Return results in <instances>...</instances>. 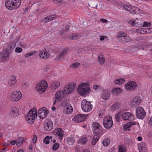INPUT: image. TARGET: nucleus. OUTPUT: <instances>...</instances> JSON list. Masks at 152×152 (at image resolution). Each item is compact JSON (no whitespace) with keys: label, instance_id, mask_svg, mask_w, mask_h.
Masks as SVG:
<instances>
[{"label":"nucleus","instance_id":"f257e3e1","mask_svg":"<svg viewBox=\"0 0 152 152\" xmlns=\"http://www.w3.org/2000/svg\"><path fill=\"white\" fill-rule=\"evenodd\" d=\"M77 90L79 94L83 96H85L88 94L91 91L88 85L86 83H83L79 85Z\"/></svg>","mask_w":152,"mask_h":152},{"label":"nucleus","instance_id":"f03ea898","mask_svg":"<svg viewBox=\"0 0 152 152\" xmlns=\"http://www.w3.org/2000/svg\"><path fill=\"white\" fill-rule=\"evenodd\" d=\"M21 3V0H7L5 6L10 10L15 9L20 7Z\"/></svg>","mask_w":152,"mask_h":152},{"label":"nucleus","instance_id":"7ed1b4c3","mask_svg":"<svg viewBox=\"0 0 152 152\" xmlns=\"http://www.w3.org/2000/svg\"><path fill=\"white\" fill-rule=\"evenodd\" d=\"M37 117V114L36 108L31 109L25 116V119L28 122L31 124H33L35 118Z\"/></svg>","mask_w":152,"mask_h":152},{"label":"nucleus","instance_id":"20e7f679","mask_svg":"<svg viewBox=\"0 0 152 152\" xmlns=\"http://www.w3.org/2000/svg\"><path fill=\"white\" fill-rule=\"evenodd\" d=\"M47 87V83L45 81L42 80L37 85L36 88L39 93L42 94L45 92V89Z\"/></svg>","mask_w":152,"mask_h":152},{"label":"nucleus","instance_id":"39448f33","mask_svg":"<svg viewBox=\"0 0 152 152\" xmlns=\"http://www.w3.org/2000/svg\"><path fill=\"white\" fill-rule=\"evenodd\" d=\"M81 106L83 110L85 112L90 111L92 108V105L91 102L86 99H84L82 101Z\"/></svg>","mask_w":152,"mask_h":152},{"label":"nucleus","instance_id":"423d86ee","mask_svg":"<svg viewBox=\"0 0 152 152\" xmlns=\"http://www.w3.org/2000/svg\"><path fill=\"white\" fill-rule=\"evenodd\" d=\"M103 124L104 127L106 129H110L112 127L113 123L111 116L108 115L104 118Z\"/></svg>","mask_w":152,"mask_h":152},{"label":"nucleus","instance_id":"0eeeda50","mask_svg":"<svg viewBox=\"0 0 152 152\" xmlns=\"http://www.w3.org/2000/svg\"><path fill=\"white\" fill-rule=\"evenodd\" d=\"M22 94L19 91H15L11 94L10 96V98L11 101L15 102L19 100Z\"/></svg>","mask_w":152,"mask_h":152},{"label":"nucleus","instance_id":"6e6552de","mask_svg":"<svg viewBox=\"0 0 152 152\" xmlns=\"http://www.w3.org/2000/svg\"><path fill=\"white\" fill-rule=\"evenodd\" d=\"M137 86L136 82L132 81H128L125 85L126 89L130 91L135 90Z\"/></svg>","mask_w":152,"mask_h":152},{"label":"nucleus","instance_id":"1a4fd4ad","mask_svg":"<svg viewBox=\"0 0 152 152\" xmlns=\"http://www.w3.org/2000/svg\"><path fill=\"white\" fill-rule=\"evenodd\" d=\"M61 104L63 107V112L65 113L69 114L72 113L73 108L70 104L64 102H62Z\"/></svg>","mask_w":152,"mask_h":152},{"label":"nucleus","instance_id":"9d476101","mask_svg":"<svg viewBox=\"0 0 152 152\" xmlns=\"http://www.w3.org/2000/svg\"><path fill=\"white\" fill-rule=\"evenodd\" d=\"M66 94H67L65 93L64 89V91H60L56 92L55 94V100L53 104H55L56 103H58L64 96Z\"/></svg>","mask_w":152,"mask_h":152},{"label":"nucleus","instance_id":"9b49d317","mask_svg":"<svg viewBox=\"0 0 152 152\" xmlns=\"http://www.w3.org/2000/svg\"><path fill=\"white\" fill-rule=\"evenodd\" d=\"M76 84L75 83H70L64 87L65 93L66 94H69L71 93L76 86Z\"/></svg>","mask_w":152,"mask_h":152},{"label":"nucleus","instance_id":"f8f14e48","mask_svg":"<svg viewBox=\"0 0 152 152\" xmlns=\"http://www.w3.org/2000/svg\"><path fill=\"white\" fill-rule=\"evenodd\" d=\"M145 115V112L142 107H139L136 109V116L138 118L140 119H143Z\"/></svg>","mask_w":152,"mask_h":152},{"label":"nucleus","instance_id":"ddd939ff","mask_svg":"<svg viewBox=\"0 0 152 152\" xmlns=\"http://www.w3.org/2000/svg\"><path fill=\"white\" fill-rule=\"evenodd\" d=\"M93 131L95 134H100L103 132V128L102 126L97 122H93L92 125Z\"/></svg>","mask_w":152,"mask_h":152},{"label":"nucleus","instance_id":"4468645a","mask_svg":"<svg viewBox=\"0 0 152 152\" xmlns=\"http://www.w3.org/2000/svg\"><path fill=\"white\" fill-rule=\"evenodd\" d=\"M53 135L57 138L59 139L60 141L62 140L63 134V130L61 128H58L56 129L53 132Z\"/></svg>","mask_w":152,"mask_h":152},{"label":"nucleus","instance_id":"2eb2a0df","mask_svg":"<svg viewBox=\"0 0 152 152\" xmlns=\"http://www.w3.org/2000/svg\"><path fill=\"white\" fill-rule=\"evenodd\" d=\"M49 113L48 110L46 109L45 107H43L40 109L38 111L39 117V118L43 119L46 117Z\"/></svg>","mask_w":152,"mask_h":152},{"label":"nucleus","instance_id":"dca6fc26","mask_svg":"<svg viewBox=\"0 0 152 152\" xmlns=\"http://www.w3.org/2000/svg\"><path fill=\"white\" fill-rule=\"evenodd\" d=\"M87 115H83L81 114H77L75 115L73 120L76 122L79 123L85 120Z\"/></svg>","mask_w":152,"mask_h":152},{"label":"nucleus","instance_id":"f3484780","mask_svg":"<svg viewBox=\"0 0 152 152\" xmlns=\"http://www.w3.org/2000/svg\"><path fill=\"white\" fill-rule=\"evenodd\" d=\"M141 99L138 96L135 97L130 103V105L132 107H136L139 105L141 103Z\"/></svg>","mask_w":152,"mask_h":152},{"label":"nucleus","instance_id":"a211bd4d","mask_svg":"<svg viewBox=\"0 0 152 152\" xmlns=\"http://www.w3.org/2000/svg\"><path fill=\"white\" fill-rule=\"evenodd\" d=\"M123 119L125 120H131L134 119L133 115L129 112L124 113L122 115Z\"/></svg>","mask_w":152,"mask_h":152},{"label":"nucleus","instance_id":"6ab92c4d","mask_svg":"<svg viewBox=\"0 0 152 152\" xmlns=\"http://www.w3.org/2000/svg\"><path fill=\"white\" fill-rule=\"evenodd\" d=\"M69 50L68 48H66L63 49L57 56L56 58L58 60L61 59L62 58L64 57Z\"/></svg>","mask_w":152,"mask_h":152},{"label":"nucleus","instance_id":"aec40b11","mask_svg":"<svg viewBox=\"0 0 152 152\" xmlns=\"http://www.w3.org/2000/svg\"><path fill=\"white\" fill-rule=\"evenodd\" d=\"M9 113L12 117L16 116L18 114V110L16 107H12Z\"/></svg>","mask_w":152,"mask_h":152},{"label":"nucleus","instance_id":"412c9836","mask_svg":"<svg viewBox=\"0 0 152 152\" xmlns=\"http://www.w3.org/2000/svg\"><path fill=\"white\" fill-rule=\"evenodd\" d=\"M56 18L55 15H51L47 16L44 18L42 20V22L47 23L54 19Z\"/></svg>","mask_w":152,"mask_h":152},{"label":"nucleus","instance_id":"4be33fe9","mask_svg":"<svg viewBox=\"0 0 152 152\" xmlns=\"http://www.w3.org/2000/svg\"><path fill=\"white\" fill-rule=\"evenodd\" d=\"M44 128L47 131H50L53 128V124L52 122L49 121L47 123H45L44 125Z\"/></svg>","mask_w":152,"mask_h":152},{"label":"nucleus","instance_id":"5701e85b","mask_svg":"<svg viewBox=\"0 0 152 152\" xmlns=\"http://www.w3.org/2000/svg\"><path fill=\"white\" fill-rule=\"evenodd\" d=\"M16 82L15 76L14 75L12 76L8 81V85L10 87L14 86Z\"/></svg>","mask_w":152,"mask_h":152},{"label":"nucleus","instance_id":"b1692460","mask_svg":"<svg viewBox=\"0 0 152 152\" xmlns=\"http://www.w3.org/2000/svg\"><path fill=\"white\" fill-rule=\"evenodd\" d=\"M101 96L102 98L105 100L108 99L110 97V94L109 93L108 91L105 90L104 91Z\"/></svg>","mask_w":152,"mask_h":152},{"label":"nucleus","instance_id":"393cba45","mask_svg":"<svg viewBox=\"0 0 152 152\" xmlns=\"http://www.w3.org/2000/svg\"><path fill=\"white\" fill-rule=\"evenodd\" d=\"M100 136V134H95L93 136L91 143L92 145H95L99 140Z\"/></svg>","mask_w":152,"mask_h":152},{"label":"nucleus","instance_id":"a878e982","mask_svg":"<svg viewBox=\"0 0 152 152\" xmlns=\"http://www.w3.org/2000/svg\"><path fill=\"white\" fill-rule=\"evenodd\" d=\"M9 54L7 50H4L1 54V58L2 60H7L9 58Z\"/></svg>","mask_w":152,"mask_h":152},{"label":"nucleus","instance_id":"bb28decb","mask_svg":"<svg viewBox=\"0 0 152 152\" xmlns=\"http://www.w3.org/2000/svg\"><path fill=\"white\" fill-rule=\"evenodd\" d=\"M39 56L40 58L44 59L48 58L50 54L45 52V51L43 50L40 52Z\"/></svg>","mask_w":152,"mask_h":152},{"label":"nucleus","instance_id":"cd10ccee","mask_svg":"<svg viewBox=\"0 0 152 152\" xmlns=\"http://www.w3.org/2000/svg\"><path fill=\"white\" fill-rule=\"evenodd\" d=\"M60 85V82L59 81H52L50 83V86L51 88L55 89L58 88Z\"/></svg>","mask_w":152,"mask_h":152},{"label":"nucleus","instance_id":"c85d7f7f","mask_svg":"<svg viewBox=\"0 0 152 152\" xmlns=\"http://www.w3.org/2000/svg\"><path fill=\"white\" fill-rule=\"evenodd\" d=\"M136 124V122H130L129 123L126 124V125H124V129L125 131H129L130 129L129 128L131 127L132 126Z\"/></svg>","mask_w":152,"mask_h":152},{"label":"nucleus","instance_id":"c756f323","mask_svg":"<svg viewBox=\"0 0 152 152\" xmlns=\"http://www.w3.org/2000/svg\"><path fill=\"white\" fill-rule=\"evenodd\" d=\"M129 10L128 11L133 14H136L138 10L137 8L133 6H130L129 8Z\"/></svg>","mask_w":152,"mask_h":152},{"label":"nucleus","instance_id":"7c9ffc66","mask_svg":"<svg viewBox=\"0 0 152 152\" xmlns=\"http://www.w3.org/2000/svg\"><path fill=\"white\" fill-rule=\"evenodd\" d=\"M98 61L99 63L101 64H103L105 62V58L104 56L101 55L98 56Z\"/></svg>","mask_w":152,"mask_h":152},{"label":"nucleus","instance_id":"2f4dec72","mask_svg":"<svg viewBox=\"0 0 152 152\" xmlns=\"http://www.w3.org/2000/svg\"><path fill=\"white\" fill-rule=\"evenodd\" d=\"M120 104L118 103H116L113 104L111 107L112 110H115L118 109L120 107Z\"/></svg>","mask_w":152,"mask_h":152},{"label":"nucleus","instance_id":"473e14b6","mask_svg":"<svg viewBox=\"0 0 152 152\" xmlns=\"http://www.w3.org/2000/svg\"><path fill=\"white\" fill-rule=\"evenodd\" d=\"M67 143L69 145H72L74 143L75 140L74 138L72 137H68L67 138Z\"/></svg>","mask_w":152,"mask_h":152},{"label":"nucleus","instance_id":"72a5a7b5","mask_svg":"<svg viewBox=\"0 0 152 152\" xmlns=\"http://www.w3.org/2000/svg\"><path fill=\"white\" fill-rule=\"evenodd\" d=\"M121 89L120 88H114L112 90V93L114 94L118 95L121 92Z\"/></svg>","mask_w":152,"mask_h":152},{"label":"nucleus","instance_id":"f704fd0d","mask_svg":"<svg viewBox=\"0 0 152 152\" xmlns=\"http://www.w3.org/2000/svg\"><path fill=\"white\" fill-rule=\"evenodd\" d=\"M136 31L139 33L144 34L146 33L147 31L145 28H139L136 29Z\"/></svg>","mask_w":152,"mask_h":152},{"label":"nucleus","instance_id":"c9c22d12","mask_svg":"<svg viewBox=\"0 0 152 152\" xmlns=\"http://www.w3.org/2000/svg\"><path fill=\"white\" fill-rule=\"evenodd\" d=\"M16 44L15 42H12L8 46V48L10 51H12L13 50Z\"/></svg>","mask_w":152,"mask_h":152},{"label":"nucleus","instance_id":"e433bc0d","mask_svg":"<svg viewBox=\"0 0 152 152\" xmlns=\"http://www.w3.org/2000/svg\"><path fill=\"white\" fill-rule=\"evenodd\" d=\"M125 81V80L124 79H116L115 80L114 83L117 84H121L123 83Z\"/></svg>","mask_w":152,"mask_h":152},{"label":"nucleus","instance_id":"4c0bfd02","mask_svg":"<svg viewBox=\"0 0 152 152\" xmlns=\"http://www.w3.org/2000/svg\"><path fill=\"white\" fill-rule=\"evenodd\" d=\"M126 148L124 145H121L118 147V152H126Z\"/></svg>","mask_w":152,"mask_h":152},{"label":"nucleus","instance_id":"58836bf2","mask_svg":"<svg viewBox=\"0 0 152 152\" xmlns=\"http://www.w3.org/2000/svg\"><path fill=\"white\" fill-rule=\"evenodd\" d=\"M24 139L23 137H20L18 140V142L17 143V145L18 146L21 145L23 142Z\"/></svg>","mask_w":152,"mask_h":152},{"label":"nucleus","instance_id":"ea45409f","mask_svg":"<svg viewBox=\"0 0 152 152\" xmlns=\"http://www.w3.org/2000/svg\"><path fill=\"white\" fill-rule=\"evenodd\" d=\"M87 141V138L85 136L83 137L81 139L79 140V142L80 143H82V144H84L86 143Z\"/></svg>","mask_w":152,"mask_h":152},{"label":"nucleus","instance_id":"a19ab883","mask_svg":"<svg viewBox=\"0 0 152 152\" xmlns=\"http://www.w3.org/2000/svg\"><path fill=\"white\" fill-rule=\"evenodd\" d=\"M127 36V34L124 33H123L121 32H119L118 34L117 35L116 37L117 38H121V37H125Z\"/></svg>","mask_w":152,"mask_h":152},{"label":"nucleus","instance_id":"79ce46f5","mask_svg":"<svg viewBox=\"0 0 152 152\" xmlns=\"http://www.w3.org/2000/svg\"><path fill=\"white\" fill-rule=\"evenodd\" d=\"M50 140V137L48 136L45 137L43 140V142L45 143L46 144H48L49 143V140Z\"/></svg>","mask_w":152,"mask_h":152},{"label":"nucleus","instance_id":"37998d69","mask_svg":"<svg viewBox=\"0 0 152 152\" xmlns=\"http://www.w3.org/2000/svg\"><path fill=\"white\" fill-rule=\"evenodd\" d=\"M79 38V36L73 34L72 36L70 37V39L72 40H77Z\"/></svg>","mask_w":152,"mask_h":152},{"label":"nucleus","instance_id":"c03bdc74","mask_svg":"<svg viewBox=\"0 0 152 152\" xmlns=\"http://www.w3.org/2000/svg\"><path fill=\"white\" fill-rule=\"evenodd\" d=\"M59 144L58 143H54L52 149L53 150H57L59 147Z\"/></svg>","mask_w":152,"mask_h":152},{"label":"nucleus","instance_id":"a18cd8bd","mask_svg":"<svg viewBox=\"0 0 152 152\" xmlns=\"http://www.w3.org/2000/svg\"><path fill=\"white\" fill-rule=\"evenodd\" d=\"M109 140L108 139H106L103 141L102 144L104 146H107L108 145V142H109Z\"/></svg>","mask_w":152,"mask_h":152},{"label":"nucleus","instance_id":"49530a36","mask_svg":"<svg viewBox=\"0 0 152 152\" xmlns=\"http://www.w3.org/2000/svg\"><path fill=\"white\" fill-rule=\"evenodd\" d=\"M138 148L140 152H144L145 151V148L141 146L140 144L138 145Z\"/></svg>","mask_w":152,"mask_h":152},{"label":"nucleus","instance_id":"de8ad7c7","mask_svg":"<svg viewBox=\"0 0 152 152\" xmlns=\"http://www.w3.org/2000/svg\"><path fill=\"white\" fill-rule=\"evenodd\" d=\"M80 65V63L76 62L73 64L71 66L73 68H77Z\"/></svg>","mask_w":152,"mask_h":152},{"label":"nucleus","instance_id":"09e8293b","mask_svg":"<svg viewBox=\"0 0 152 152\" xmlns=\"http://www.w3.org/2000/svg\"><path fill=\"white\" fill-rule=\"evenodd\" d=\"M128 23L132 26H136L137 25L135 21H134L132 20L129 21Z\"/></svg>","mask_w":152,"mask_h":152},{"label":"nucleus","instance_id":"8fccbe9b","mask_svg":"<svg viewBox=\"0 0 152 152\" xmlns=\"http://www.w3.org/2000/svg\"><path fill=\"white\" fill-rule=\"evenodd\" d=\"M35 54V53L33 52H32L30 53H27L25 55V57L26 58H27L30 56H31L33 55L34 54Z\"/></svg>","mask_w":152,"mask_h":152},{"label":"nucleus","instance_id":"3c124183","mask_svg":"<svg viewBox=\"0 0 152 152\" xmlns=\"http://www.w3.org/2000/svg\"><path fill=\"white\" fill-rule=\"evenodd\" d=\"M132 40L131 38L129 36H126L125 40H124V42H129Z\"/></svg>","mask_w":152,"mask_h":152},{"label":"nucleus","instance_id":"603ef678","mask_svg":"<svg viewBox=\"0 0 152 152\" xmlns=\"http://www.w3.org/2000/svg\"><path fill=\"white\" fill-rule=\"evenodd\" d=\"M22 48L19 47H17L15 50V52L16 53H20L22 51Z\"/></svg>","mask_w":152,"mask_h":152},{"label":"nucleus","instance_id":"864d4df0","mask_svg":"<svg viewBox=\"0 0 152 152\" xmlns=\"http://www.w3.org/2000/svg\"><path fill=\"white\" fill-rule=\"evenodd\" d=\"M151 23L146 22H144L143 24L142 25V27H145L146 26H151Z\"/></svg>","mask_w":152,"mask_h":152},{"label":"nucleus","instance_id":"5fc2aeb1","mask_svg":"<svg viewBox=\"0 0 152 152\" xmlns=\"http://www.w3.org/2000/svg\"><path fill=\"white\" fill-rule=\"evenodd\" d=\"M64 31V32L65 33L67 32L69 30V26H67L65 28L62 29Z\"/></svg>","mask_w":152,"mask_h":152},{"label":"nucleus","instance_id":"6e6d98bb","mask_svg":"<svg viewBox=\"0 0 152 152\" xmlns=\"http://www.w3.org/2000/svg\"><path fill=\"white\" fill-rule=\"evenodd\" d=\"M22 86L25 89L27 88L28 86V84L26 83H23L22 84Z\"/></svg>","mask_w":152,"mask_h":152},{"label":"nucleus","instance_id":"4d7b16f0","mask_svg":"<svg viewBox=\"0 0 152 152\" xmlns=\"http://www.w3.org/2000/svg\"><path fill=\"white\" fill-rule=\"evenodd\" d=\"M146 29V33H150V32H152V28H145Z\"/></svg>","mask_w":152,"mask_h":152},{"label":"nucleus","instance_id":"13d9d810","mask_svg":"<svg viewBox=\"0 0 152 152\" xmlns=\"http://www.w3.org/2000/svg\"><path fill=\"white\" fill-rule=\"evenodd\" d=\"M100 87H101L100 86L97 85H94L93 87V88L95 90H96L98 88L100 89Z\"/></svg>","mask_w":152,"mask_h":152},{"label":"nucleus","instance_id":"bf43d9fd","mask_svg":"<svg viewBox=\"0 0 152 152\" xmlns=\"http://www.w3.org/2000/svg\"><path fill=\"white\" fill-rule=\"evenodd\" d=\"M120 114L119 113H118L115 115V118L117 121H119L120 119Z\"/></svg>","mask_w":152,"mask_h":152},{"label":"nucleus","instance_id":"052dcab7","mask_svg":"<svg viewBox=\"0 0 152 152\" xmlns=\"http://www.w3.org/2000/svg\"><path fill=\"white\" fill-rule=\"evenodd\" d=\"M10 143L12 145H14L15 144H17V142L16 140H13L12 141H10Z\"/></svg>","mask_w":152,"mask_h":152},{"label":"nucleus","instance_id":"680f3d73","mask_svg":"<svg viewBox=\"0 0 152 152\" xmlns=\"http://www.w3.org/2000/svg\"><path fill=\"white\" fill-rule=\"evenodd\" d=\"M37 141V136H34L33 138V142L34 143L36 142Z\"/></svg>","mask_w":152,"mask_h":152},{"label":"nucleus","instance_id":"e2e57ef3","mask_svg":"<svg viewBox=\"0 0 152 152\" xmlns=\"http://www.w3.org/2000/svg\"><path fill=\"white\" fill-rule=\"evenodd\" d=\"M129 6H128V5H124V8L127 10L129 11Z\"/></svg>","mask_w":152,"mask_h":152},{"label":"nucleus","instance_id":"0e129e2a","mask_svg":"<svg viewBox=\"0 0 152 152\" xmlns=\"http://www.w3.org/2000/svg\"><path fill=\"white\" fill-rule=\"evenodd\" d=\"M101 21L103 23H106L107 22V20L104 19H101Z\"/></svg>","mask_w":152,"mask_h":152},{"label":"nucleus","instance_id":"69168bd1","mask_svg":"<svg viewBox=\"0 0 152 152\" xmlns=\"http://www.w3.org/2000/svg\"><path fill=\"white\" fill-rule=\"evenodd\" d=\"M125 37H121V38H120V40H121L122 42H124V40H125Z\"/></svg>","mask_w":152,"mask_h":152},{"label":"nucleus","instance_id":"338daca9","mask_svg":"<svg viewBox=\"0 0 152 152\" xmlns=\"http://www.w3.org/2000/svg\"><path fill=\"white\" fill-rule=\"evenodd\" d=\"M53 1L55 3H57L61 2V0H53Z\"/></svg>","mask_w":152,"mask_h":152},{"label":"nucleus","instance_id":"774afa93","mask_svg":"<svg viewBox=\"0 0 152 152\" xmlns=\"http://www.w3.org/2000/svg\"><path fill=\"white\" fill-rule=\"evenodd\" d=\"M104 37L103 36H101L100 38V40L101 41H103L104 40Z\"/></svg>","mask_w":152,"mask_h":152}]
</instances>
